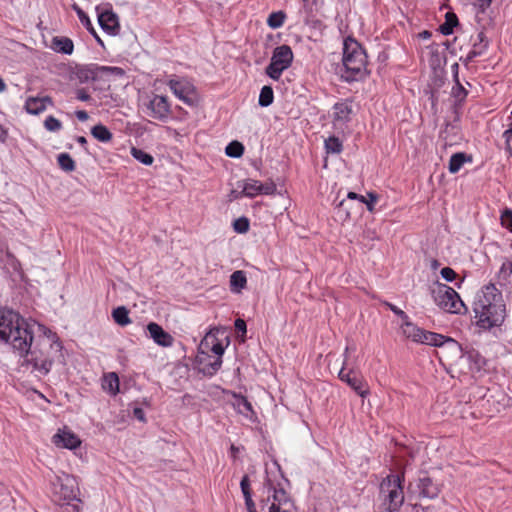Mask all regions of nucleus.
<instances>
[{
	"label": "nucleus",
	"mask_w": 512,
	"mask_h": 512,
	"mask_svg": "<svg viewBox=\"0 0 512 512\" xmlns=\"http://www.w3.org/2000/svg\"><path fill=\"white\" fill-rule=\"evenodd\" d=\"M273 100H274V92H273V89L271 86H263L261 91H260V95H259V100H258V103L260 106L262 107H268L269 105H271L273 103Z\"/></svg>",
	"instance_id": "obj_35"
},
{
	"label": "nucleus",
	"mask_w": 512,
	"mask_h": 512,
	"mask_svg": "<svg viewBox=\"0 0 512 512\" xmlns=\"http://www.w3.org/2000/svg\"><path fill=\"white\" fill-rule=\"evenodd\" d=\"M417 488L419 495L423 498L434 499L438 497L441 492V486L428 476H423L418 479Z\"/></svg>",
	"instance_id": "obj_20"
},
{
	"label": "nucleus",
	"mask_w": 512,
	"mask_h": 512,
	"mask_svg": "<svg viewBox=\"0 0 512 512\" xmlns=\"http://www.w3.org/2000/svg\"><path fill=\"white\" fill-rule=\"evenodd\" d=\"M241 491L243 493L244 498L252 496L250 480L248 475H244L240 482Z\"/></svg>",
	"instance_id": "obj_46"
},
{
	"label": "nucleus",
	"mask_w": 512,
	"mask_h": 512,
	"mask_svg": "<svg viewBox=\"0 0 512 512\" xmlns=\"http://www.w3.org/2000/svg\"><path fill=\"white\" fill-rule=\"evenodd\" d=\"M38 327L43 332V336L37 339L34 346L32 342L29 350L20 356L25 357L27 364L32 365L34 370L46 375L51 370L54 360L61 356L62 345L56 333L45 326Z\"/></svg>",
	"instance_id": "obj_1"
},
{
	"label": "nucleus",
	"mask_w": 512,
	"mask_h": 512,
	"mask_svg": "<svg viewBox=\"0 0 512 512\" xmlns=\"http://www.w3.org/2000/svg\"><path fill=\"white\" fill-rule=\"evenodd\" d=\"M230 290L233 293H240L247 285V277L244 271H234L230 276Z\"/></svg>",
	"instance_id": "obj_26"
},
{
	"label": "nucleus",
	"mask_w": 512,
	"mask_h": 512,
	"mask_svg": "<svg viewBox=\"0 0 512 512\" xmlns=\"http://www.w3.org/2000/svg\"><path fill=\"white\" fill-rule=\"evenodd\" d=\"M147 331L153 341L161 347H171L174 343L173 336L155 322L148 323Z\"/></svg>",
	"instance_id": "obj_17"
},
{
	"label": "nucleus",
	"mask_w": 512,
	"mask_h": 512,
	"mask_svg": "<svg viewBox=\"0 0 512 512\" xmlns=\"http://www.w3.org/2000/svg\"><path fill=\"white\" fill-rule=\"evenodd\" d=\"M113 320L120 326H126L131 323L129 311L124 306H119L112 311Z\"/></svg>",
	"instance_id": "obj_31"
},
{
	"label": "nucleus",
	"mask_w": 512,
	"mask_h": 512,
	"mask_svg": "<svg viewBox=\"0 0 512 512\" xmlns=\"http://www.w3.org/2000/svg\"><path fill=\"white\" fill-rule=\"evenodd\" d=\"M367 197H368V199L365 197V202H363V203L366 205L367 210L369 212H374L375 204L377 203L379 197L374 192H368Z\"/></svg>",
	"instance_id": "obj_45"
},
{
	"label": "nucleus",
	"mask_w": 512,
	"mask_h": 512,
	"mask_svg": "<svg viewBox=\"0 0 512 512\" xmlns=\"http://www.w3.org/2000/svg\"><path fill=\"white\" fill-rule=\"evenodd\" d=\"M242 194L246 197L253 198L261 194L259 190V181L254 179H248L243 184Z\"/></svg>",
	"instance_id": "obj_33"
},
{
	"label": "nucleus",
	"mask_w": 512,
	"mask_h": 512,
	"mask_svg": "<svg viewBox=\"0 0 512 512\" xmlns=\"http://www.w3.org/2000/svg\"><path fill=\"white\" fill-rule=\"evenodd\" d=\"M292 61L293 52L290 46H278L274 49L271 62L266 67V74L273 80H279L283 71L291 66Z\"/></svg>",
	"instance_id": "obj_12"
},
{
	"label": "nucleus",
	"mask_w": 512,
	"mask_h": 512,
	"mask_svg": "<svg viewBox=\"0 0 512 512\" xmlns=\"http://www.w3.org/2000/svg\"><path fill=\"white\" fill-rule=\"evenodd\" d=\"M168 86L173 94L187 105H194L197 101L196 89L193 83L186 78L170 79Z\"/></svg>",
	"instance_id": "obj_14"
},
{
	"label": "nucleus",
	"mask_w": 512,
	"mask_h": 512,
	"mask_svg": "<svg viewBox=\"0 0 512 512\" xmlns=\"http://www.w3.org/2000/svg\"><path fill=\"white\" fill-rule=\"evenodd\" d=\"M148 115L157 120H165L170 114V103L165 96L154 95L147 106Z\"/></svg>",
	"instance_id": "obj_16"
},
{
	"label": "nucleus",
	"mask_w": 512,
	"mask_h": 512,
	"mask_svg": "<svg viewBox=\"0 0 512 512\" xmlns=\"http://www.w3.org/2000/svg\"><path fill=\"white\" fill-rule=\"evenodd\" d=\"M400 329L403 336L418 344H425L435 347L448 344L452 347H457V342L454 339L436 332L427 331L413 323L409 317L406 321L404 320L402 322Z\"/></svg>",
	"instance_id": "obj_8"
},
{
	"label": "nucleus",
	"mask_w": 512,
	"mask_h": 512,
	"mask_svg": "<svg viewBox=\"0 0 512 512\" xmlns=\"http://www.w3.org/2000/svg\"><path fill=\"white\" fill-rule=\"evenodd\" d=\"M235 329L239 332L246 333V323L243 319H236Z\"/></svg>",
	"instance_id": "obj_54"
},
{
	"label": "nucleus",
	"mask_w": 512,
	"mask_h": 512,
	"mask_svg": "<svg viewBox=\"0 0 512 512\" xmlns=\"http://www.w3.org/2000/svg\"><path fill=\"white\" fill-rule=\"evenodd\" d=\"M367 54L361 44L352 37H347L343 45V65L346 81H358L368 74Z\"/></svg>",
	"instance_id": "obj_5"
},
{
	"label": "nucleus",
	"mask_w": 512,
	"mask_h": 512,
	"mask_svg": "<svg viewBox=\"0 0 512 512\" xmlns=\"http://www.w3.org/2000/svg\"><path fill=\"white\" fill-rule=\"evenodd\" d=\"M402 512H424V509L417 504H406Z\"/></svg>",
	"instance_id": "obj_51"
},
{
	"label": "nucleus",
	"mask_w": 512,
	"mask_h": 512,
	"mask_svg": "<svg viewBox=\"0 0 512 512\" xmlns=\"http://www.w3.org/2000/svg\"><path fill=\"white\" fill-rule=\"evenodd\" d=\"M325 149L327 153L339 154L343 150L342 141L336 136H330L325 140Z\"/></svg>",
	"instance_id": "obj_36"
},
{
	"label": "nucleus",
	"mask_w": 512,
	"mask_h": 512,
	"mask_svg": "<svg viewBox=\"0 0 512 512\" xmlns=\"http://www.w3.org/2000/svg\"><path fill=\"white\" fill-rule=\"evenodd\" d=\"M130 153L133 156V158H135L137 161L144 165L149 166L152 165L154 162V157L142 149L132 147Z\"/></svg>",
	"instance_id": "obj_34"
},
{
	"label": "nucleus",
	"mask_w": 512,
	"mask_h": 512,
	"mask_svg": "<svg viewBox=\"0 0 512 512\" xmlns=\"http://www.w3.org/2000/svg\"><path fill=\"white\" fill-rule=\"evenodd\" d=\"M384 305L388 307L394 314L399 316L402 319V322L407 320L409 317L402 309L398 308L396 305L390 302H384Z\"/></svg>",
	"instance_id": "obj_48"
},
{
	"label": "nucleus",
	"mask_w": 512,
	"mask_h": 512,
	"mask_svg": "<svg viewBox=\"0 0 512 512\" xmlns=\"http://www.w3.org/2000/svg\"><path fill=\"white\" fill-rule=\"evenodd\" d=\"M102 388L111 395H116L119 392L118 375L115 372L105 374L102 381Z\"/></svg>",
	"instance_id": "obj_27"
},
{
	"label": "nucleus",
	"mask_w": 512,
	"mask_h": 512,
	"mask_svg": "<svg viewBox=\"0 0 512 512\" xmlns=\"http://www.w3.org/2000/svg\"><path fill=\"white\" fill-rule=\"evenodd\" d=\"M348 360V347L344 351L343 366L338 373V378L346 383L352 390H354L360 397L365 398L369 395L370 390L367 381L362 373L356 369L347 368Z\"/></svg>",
	"instance_id": "obj_11"
},
{
	"label": "nucleus",
	"mask_w": 512,
	"mask_h": 512,
	"mask_svg": "<svg viewBox=\"0 0 512 512\" xmlns=\"http://www.w3.org/2000/svg\"><path fill=\"white\" fill-rule=\"evenodd\" d=\"M492 4V0H476L478 10L484 13Z\"/></svg>",
	"instance_id": "obj_50"
},
{
	"label": "nucleus",
	"mask_w": 512,
	"mask_h": 512,
	"mask_svg": "<svg viewBox=\"0 0 512 512\" xmlns=\"http://www.w3.org/2000/svg\"><path fill=\"white\" fill-rule=\"evenodd\" d=\"M73 9L75 10V12L77 13L78 18L80 19V14H81V12H84V11L78 5H76V4L73 5Z\"/></svg>",
	"instance_id": "obj_63"
},
{
	"label": "nucleus",
	"mask_w": 512,
	"mask_h": 512,
	"mask_svg": "<svg viewBox=\"0 0 512 512\" xmlns=\"http://www.w3.org/2000/svg\"><path fill=\"white\" fill-rule=\"evenodd\" d=\"M505 140L506 151L512 156V122L507 124V129L502 134Z\"/></svg>",
	"instance_id": "obj_41"
},
{
	"label": "nucleus",
	"mask_w": 512,
	"mask_h": 512,
	"mask_svg": "<svg viewBox=\"0 0 512 512\" xmlns=\"http://www.w3.org/2000/svg\"><path fill=\"white\" fill-rule=\"evenodd\" d=\"M440 274L448 282H452L456 279V272L450 267H444L441 269Z\"/></svg>",
	"instance_id": "obj_47"
},
{
	"label": "nucleus",
	"mask_w": 512,
	"mask_h": 512,
	"mask_svg": "<svg viewBox=\"0 0 512 512\" xmlns=\"http://www.w3.org/2000/svg\"><path fill=\"white\" fill-rule=\"evenodd\" d=\"M458 24L459 21L456 14L453 12H447L445 14V22L440 25L439 30L443 35H450Z\"/></svg>",
	"instance_id": "obj_30"
},
{
	"label": "nucleus",
	"mask_w": 512,
	"mask_h": 512,
	"mask_svg": "<svg viewBox=\"0 0 512 512\" xmlns=\"http://www.w3.org/2000/svg\"><path fill=\"white\" fill-rule=\"evenodd\" d=\"M501 224L503 227L512 232V210L506 208L501 214Z\"/></svg>",
	"instance_id": "obj_42"
},
{
	"label": "nucleus",
	"mask_w": 512,
	"mask_h": 512,
	"mask_svg": "<svg viewBox=\"0 0 512 512\" xmlns=\"http://www.w3.org/2000/svg\"><path fill=\"white\" fill-rule=\"evenodd\" d=\"M116 69L117 68L91 64L77 68L75 71V77L80 83H87L89 81L96 80L99 76L104 74H110Z\"/></svg>",
	"instance_id": "obj_15"
},
{
	"label": "nucleus",
	"mask_w": 512,
	"mask_h": 512,
	"mask_svg": "<svg viewBox=\"0 0 512 512\" xmlns=\"http://www.w3.org/2000/svg\"><path fill=\"white\" fill-rule=\"evenodd\" d=\"M76 98L80 101L86 102L91 99V96L85 88H80L76 90Z\"/></svg>",
	"instance_id": "obj_49"
},
{
	"label": "nucleus",
	"mask_w": 512,
	"mask_h": 512,
	"mask_svg": "<svg viewBox=\"0 0 512 512\" xmlns=\"http://www.w3.org/2000/svg\"><path fill=\"white\" fill-rule=\"evenodd\" d=\"M7 138H8V129L4 125L0 124V142H2V143L6 142Z\"/></svg>",
	"instance_id": "obj_56"
},
{
	"label": "nucleus",
	"mask_w": 512,
	"mask_h": 512,
	"mask_svg": "<svg viewBox=\"0 0 512 512\" xmlns=\"http://www.w3.org/2000/svg\"><path fill=\"white\" fill-rule=\"evenodd\" d=\"M51 48L58 53L71 55L74 50V44L68 37L56 36L51 41Z\"/></svg>",
	"instance_id": "obj_25"
},
{
	"label": "nucleus",
	"mask_w": 512,
	"mask_h": 512,
	"mask_svg": "<svg viewBox=\"0 0 512 512\" xmlns=\"http://www.w3.org/2000/svg\"><path fill=\"white\" fill-rule=\"evenodd\" d=\"M353 108L350 101L345 100L333 106V123L335 126L343 125L351 120Z\"/></svg>",
	"instance_id": "obj_19"
},
{
	"label": "nucleus",
	"mask_w": 512,
	"mask_h": 512,
	"mask_svg": "<svg viewBox=\"0 0 512 512\" xmlns=\"http://www.w3.org/2000/svg\"><path fill=\"white\" fill-rule=\"evenodd\" d=\"M53 443L60 448L76 449L81 445L79 437L69 430H59L53 436Z\"/></svg>",
	"instance_id": "obj_18"
},
{
	"label": "nucleus",
	"mask_w": 512,
	"mask_h": 512,
	"mask_svg": "<svg viewBox=\"0 0 512 512\" xmlns=\"http://www.w3.org/2000/svg\"><path fill=\"white\" fill-rule=\"evenodd\" d=\"M470 157H467V155L463 152H458L453 154L450 157L448 170L450 173L455 174L457 173L465 164V162L470 161Z\"/></svg>",
	"instance_id": "obj_29"
},
{
	"label": "nucleus",
	"mask_w": 512,
	"mask_h": 512,
	"mask_svg": "<svg viewBox=\"0 0 512 512\" xmlns=\"http://www.w3.org/2000/svg\"><path fill=\"white\" fill-rule=\"evenodd\" d=\"M133 415L136 419H138L141 422L146 421L145 413H144L143 409H141L139 407H136L133 409Z\"/></svg>",
	"instance_id": "obj_52"
},
{
	"label": "nucleus",
	"mask_w": 512,
	"mask_h": 512,
	"mask_svg": "<svg viewBox=\"0 0 512 512\" xmlns=\"http://www.w3.org/2000/svg\"><path fill=\"white\" fill-rule=\"evenodd\" d=\"M476 325L482 329L500 326L505 319V304L495 285H486L473 307Z\"/></svg>",
	"instance_id": "obj_2"
},
{
	"label": "nucleus",
	"mask_w": 512,
	"mask_h": 512,
	"mask_svg": "<svg viewBox=\"0 0 512 512\" xmlns=\"http://www.w3.org/2000/svg\"><path fill=\"white\" fill-rule=\"evenodd\" d=\"M488 48V40L484 32H479L473 43L472 49L467 53L465 62H472L476 57L483 55Z\"/></svg>",
	"instance_id": "obj_21"
},
{
	"label": "nucleus",
	"mask_w": 512,
	"mask_h": 512,
	"mask_svg": "<svg viewBox=\"0 0 512 512\" xmlns=\"http://www.w3.org/2000/svg\"><path fill=\"white\" fill-rule=\"evenodd\" d=\"M44 127L50 132H57L62 129V123L54 116H48L44 121Z\"/></svg>",
	"instance_id": "obj_40"
},
{
	"label": "nucleus",
	"mask_w": 512,
	"mask_h": 512,
	"mask_svg": "<svg viewBox=\"0 0 512 512\" xmlns=\"http://www.w3.org/2000/svg\"><path fill=\"white\" fill-rule=\"evenodd\" d=\"M6 90V84L3 79L0 77V92H4Z\"/></svg>",
	"instance_id": "obj_64"
},
{
	"label": "nucleus",
	"mask_w": 512,
	"mask_h": 512,
	"mask_svg": "<svg viewBox=\"0 0 512 512\" xmlns=\"http://www.w3.org/2000/svg\"><path fill=\"white\" fill-rule=\"evenodd\" d=\"M80 22L82 25L94 36V38L99 42L102 43L100 37L98 36L89 16L85 12H81L80 14Z\"/></svg>",
	"instance_id": "obj_39"
},
{
	"label": "nucleus",
	"mask_w": 512,
	"mask_h": 512,
	"mask_svg": "<svg viewBox=\"0 0 512 512\" xmlns=\"http://www.w3.org/2000/svg\"><path fill=\"white\" fill-rule=\"evenodd\" d=\"M347 198L351 200H359L360 202H365V196L359 195L356 192H349L347 194Z\"/></svg>",
	"instance_id": "obj_57"
},
{
	"label": "nucleus",
	"mask_w": 512,
	"mask_h": 512,
	"mask_svg": "<svg viewBox=\"0 0 512 512\" xmlns=\"http://www.w3.org/2000/svg\"><path fill=\"white\" fill-rule=\"evenodd\" d=\"M91 135L102 143H109L113 139L111 131L103 124H97L91 128Z\"/></svg>",
	"instance_id": "obj_28"
},
{
	"label": "nucleus",
	"mask_w": 512,
	"mask_h": 512,
	"mask_svg": "<svg viewBox=\"0 0 512 512\" xmlns=\"http://www.w3.org/2000/svg\"><path fill=\"white\" fill-rule=\"evenodd\" d=\"M0 340L10 343L14 350L23 354L33 340L32 326L18 313L0 309Z\"/></svg>",
	"instance_id": "obj_3"
},
{
	"label": "nucleus",
	"mask_w": 512,
	"mask_h": 512,
	"mask_svg": "<svg viewBox=\"0 0 512 512\" xmlns=\"http://www.w3.org/2000/svg\"><path fill=\"white\" fill-rule=\"evenodd\" d=\"M419 36H420L421 38L428 39V38H430V37H431V32H429V31L425 30V31L421 32V33L419 34Z\"/></svg>",
	"instance_id": "obj_62"
},
{
	"label": "nucleus",
	"mask_w": 512,
	"mask_h": 512,
	"mask_svg": "<svg viewBox=\"0 0 512 512\" xmlns=\"http://www.w3.org/2000/svg\"><path fill=\"white\" fill-rule=\"evenodd\" d=\"M75 114H76V117L78 118V120H80L82 122L86 121L89 117L88 113L84 110H78V111H76Z\"/></svg>",
	"instance_id": "obj_58"
},
{
	"label": "nucleus",
	"mask_w": 512,
	"mask_h": 512,
	"mask_svg": "<svg viewBox=\"0 0 512 512\" xmlns=\"http://www.w3.org/2000/svg\"><path fill=\"white\" fill-rule=\"evenodd\" d=\"M225 153L229 157H241L244 153V146L238 141H233L226 146Z\"/></svg>",
	"instance_id": "obj_38"
},
{
	"label": "nucleus",
	"mask_w": 512,
	"mask_h": 512,
	"mask_svg": "<svg viewBox=\"0 0 512 512\" xmlns=\"http://www.w3.org/2000/svg\"><path fill=\"white\" fill-rule=\"evenodd\" d=\"M259 190H261V194L264 195H273L275 194L277 187L273 181L262 183L259 181Z\"/></svg>",
	"instance_id": "obj_44"
},
{
	"label": "nucleus",
	"mask_w": 512,
	"mask_h": 512,
	"mask_svg": "<svg viewBox=\"0 0 512 512\" xmlns=\"http://www.w3.org/2000/svg\"><path fill=\"white\" fill-rule=\"evenodd\" d=\"M219 329H212L202 339L198 356L201 371L208 376H213L222 366V355L225 347L218 338Z\"/></svg>",
	"instance_id": "obj_6"
},
{
	"label": "nucleus",
	"mask_w": 512,
	"mask_h": 512,
	"mask_svg": "<svg viewBox=\"0 0 512 512\" xmlns=\"http://www.w3.org/2000/svg\"><path fill=\"white\" fill-rule=\"evenodd\" d=\"M51 494L61 512H81L79 483L74 476L66 473L56 475L51 481Z\"/></svg>",
	"instance_id": "obj_4"
},
{
	"label": "nucleus",
	"mask_w": 512,
	"mask_h": 512,
	"mask_svg": "<svg viewBox=\"0 0 512 512\" xmlns=\"http://www.w3.org/2000/svg\"><path fill=\"white\" fill-rule=\"evenodd\" d=\"M233 397V406L238 413L242 414L243 416L250 420L256 418V414L253 410L252 404L248 401V399L245 396L234 393Z\"/></svg>",
	"instance_id": "obj_23"
},
{
	"label": "nucleus",
	"mask_w": 512,
	"mask_h": 512,
	"mask_svg": "<svg viewBox=\"0 0 512 512\" xmlns=\"http://www.w3.org/2000/svg\"><path fill=\"white\" fill-rule=\"evenodd\" d=\"M245 505H246L248 512H257L255 503L252 499V496L245 498Z\"/></svg>",
	"instance_id": "obj_53"
},
{
	"label": "nucleus",
	"mask_w": 512,
	"mask_h": 512,
	"mask_svg": "<svg viewBox=\"0 0 512 512\" xmlns=\"http://www.w3.org/2000/svg\"><path fill=\"white\" fill-rule=\"evenodd\" d=\"M76 140L82 146H85L87 144V139L84 136H79Z\"/></svg>",
	"instance_id": "obj_61"
},
{
	"label": "nucleus",
	"mask_w": 512,
	"mask_h": 512,
	"mask_svg": "<svg viewBox=\"0 0 512 512\" xmlns=\"http://www.w3.org/2000/svg\"><path fill=\"white\" fill-rule=\"evenodd\" d=\"M240 452V448L235 446L234 444H232L230 446V456L233 458V459H236L237 456H238V453Z\"/></svg>",
	"instance_id": "obj_59"
},
{
	"label": "nucleus",
	"mask_w": 512,
	"mask_h": 512,
	"mask_svg": "<svg viewBox=\"0 0 512 512\" xmlns=\"http://www.w3.org/2000/svg\"><path fill=\"white\" fill-rule=\"evenodd\" d=\"M453 77H454V82L455 84L453 85L452 87V91H451V95L452 97L455 99V102L457 104H462L464 102V100L466 99L467 95H468V91L466 90V88L461 84L460 80H459V76H458V64L455 63L453 66Z\"/></svg>",
	"instance_id": "obj_24"
},
{
	"label": "nucleus",
	"mask_w": 512,
	"mask_h": 512,
	"mask_svg": "<svg viewBox=\"0 0 512 512\" xmlns=\"http://www.w3.org/2000/svg\"><path fill=\"white\" fill-rule=\"evenodd\" d=\"M302 7L305 11L311 12L316 0H301Z\"/></svg>",
	"instance_id": "obj_55"
},
{
	"label": "nucleus",
	"mask_w": 512,
	"mask_h": 512,
	"mask_svg": "<svg viewBox=\"0 0 512 512\" xmlns=\"http://www.w3.org/2000/svg\"><path fill=\"white\" fill-rule=\"evenodd\" d=\"M380 495L387 512H395L404 504L402 477L398 474L387 476L380 485Z\"/></svg>",
	"instance_id": "obj_9"
},
{
	"label": "nucleus",
	"mask_w": 512,
	"mask_h": 512,
	"mask_svg": "<svg viewBox=\"0 0 512 512\" xmlns=\"http://www.w3.org/2000/svg\"><path fill=\"white\" fill-rule=\"evenodd\" d=\"M47 103L52 104L49 96L29 97L25 102V109L29 114L38 115L45 111Z\"/></svg>",
	"instance_id": "obj_22"
},
{
	"label": "nucleus",
	"mask_w": 512,
	"mask_h": 512,
	"mask_svg": "<svg viewBox=\"0 0 512 512\" xmlns=\"http://www.w3.org/2000/svg\"><path fill=\"white\" fill-rule=\"evenodd\" d=\"M233 227L238 233H246L249 230V221L245 217L239 218L234 221Z\"/></svg>",
	"instance_id": "obj_43"
},
{
	"label": "nucleus",
	"mask_w": 512,
	"mask_h": 512,
	"mask_svg": "<svg viewBox=\"0 0 512 512\" xmlns=\"http://www.w3.org/2000/svg\"><path fill=\"white\" fill-rule=\"evenodd\" d=\"M432 296L435 303L446 312L461 314L463 310H466L459 294L446 284L437 282L436 287L432 290Z\"/></svg>",
	"instance_id": "obj_10"
},
{
	"label": "nucleus",
	"mask_w": 512,
	"mask_h": 512,
	"mask_svg": "<svg viewBox=\"0 0 512 512\" xmlns=\"http://www.w3.org/2000/svg\"><path fill=\"white\" fill-rule=\"evenodd\" d=\"M501 271L508 272L509 274H511L512 273V262L503 263V265L501 267Z\"/></svg>",
	"instance_id": "obj_60"
},
{
	"label": "nucleus",
	"mask_w": 512,
	"mask_h": 512,
	"mask_svg": "<svg viewBox=\"0 0 512 512\" xmlns=\"http://www.w3.org/2000/svg\"><path fill=\"white\" fill-rule=\"evenodd\" d=\"M98 23L104 32L111 36H116L120 33L121 26L118 15L113 11L110 3H105L96 6Z\"/></svg>",
	"instance_id": "obj_13"
},
{
	"label": "nucleus",
	"mask_w": 512,
	"mask_h": 512,
	"mask_svg": "<svg viewBox=\"0 0 512 512\" xmlns=\"http://www.w3.org/2000/svg\"><path fill=\"white\" fill-rule=\"evenodd\" d=\"M286 18L283 11L272 12L267 18V25L272 29H278L284 25Z\"/></svg>",
	"instance_id": "obj_32"
},
{
	"label": "nucleus",
	"mask_w": 512,
	"mask_h": 512,
	"mask_svg": "<svg viewBox=\"0 0 512 512\" xmlns=\"http://www.w3.org/2000/svg\"><path fill=\"white\" fill-rule=\"evenodd\" d=\"M58 164L60 168L66 172H72L75 170V161L67 153H61L58 155Z\"/></svg>",
	"instance_id": "obj_37"
},
{
	"label": "nucleus",
	"mask_w": 512,
	"mask_h": 512,
	"mask_svg": "<svg viewBox=\"0 0 512 512\" xmlns=\"http://www.w3.org/2000/svg\"><path fill=\"white\" fill-rule=\"evenodd\" d=\"M260 502L263 507L268 508V512H296L294 503L286 490L276 486L269 478L263 484Z\"/></svg>",
	"instance_id": "obj_7"
}]
</instances>
